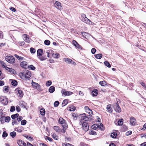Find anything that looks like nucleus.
Masks as SVG:
<instances>
[{
	"label": "nucleus",
	"mask_w": 146,
	"mask_h": 146,
	"mask_svg": "<svg viewBox=\"0 0 146 146\" xmlns=\"http://www.w3.org/2000/svg\"><path fill=\"white\" fill-rule=\"evenodd\" d=\"M5 59L6 61L9 63L13 64L15 61V59L13 56H6Z\"/></svg>",
	"instance_id": "nucleus-1"
},
{
	"label": "nucleus",
	"mask_w": 146,
	"mask_h": 146,
	"mask_svg": "<svg viewBox=\"0 0 146 146\" xmlns=\"http://www.w3.org/2000/svg\"><path fill=\"white\" fill-rule=\"evenodd\" d=\"M0 102L3 105H6L8 104V100L5 96H1L0 97Z\"/></svg>",
	"instance_id": "nucleus-2"
},
{
	"label": "nucleus",
	"mask_w": 146,
	"mask_h": 146,
	"mask_svg": "<svg viewBox=\"0 0 146 146\" xmlns=\"http://www.w3.org/2000/svg\"><path fill=\"white\" fill-rule=\"evenodd\" d=\"M82 126V128L85 131H88L89 129V126L88 124L86 122H83Z\"/></svg>",
	"instance_id": "nucleus-3"
},
{
	"label": "nucleus",
	"mask_w": 146,
	"mask_h": 146,
	"mask_svg": "<svg viewBox=\"0 0 146 146\" xmlns=\"http://www.w3.org/2000/svg\"><path fill=\"white\" fill-rule=\"evenodd\" d=\"M81 20L86 23H88V22H90V21L86 17V15L84 14L81 15Z\"/></svg>",
	"instance_id": "nucleus-4"
},
{
	"label": "nucleus",
	"mask_w": 146,
	"mask_h": 146,
	"mask_svg": "<svg viewBox=\"0 0 146 146\" xmlns=\"http://www.w3.org/2000/svg\"><path fill=\"white\" fill-rule=\"evenodd\" d=\"M113 107L115 111L117 112L120 113L121 111V108L117 103H115Z\"/></svg>",
	"instance_id": "nucleus-5"
},
{
	"label": "nucleus",
	"mask_w": 146,
	"mask_h": 146,
	"mask_svg": "<svg viewBox=\"0 0 146 146\" xmlns=\"http://www.w3.org/2000/svg\"><path fill=\"white\" fill-rule=\"evenodd\" d=\"M91 115H87L85 113H83L82 114V119L85 121H87L89 120Z\"/></svg>",
	"instance_id": "nucleus-6"
},
{
	"label": "nucleus",
	"mask_w": 146,
	"mask_h": 146,
	"mask_svg": "<svg viewBox=\"0 0 146 146\" xmlns=\"http://www.w3.org/2000/svg\"><path fill=\"white\" fill-rule=\"evenodd\" d=\"M24 70L26 78L27 79H28L31 77V73L29 70Z\"/></svg>",
	"instance_id": "nucleus-7"
},
{
	"label": "nucleus",
	"mask_w": 146,
	"mask_h": 146,
	"mask_svg": "<svg viewBox=\"0 0 146 146\" xmlns=\"http://www.w3.org/2000/svg\"><path fill=\"white\" fill-rule=\"evenodd\" d=\"M17 143L20 146H26V143L25 142L23 141L19 140H18L17 141Z\"/></svg>",
	"instance_id": "nucleus-8"
},
{
	"label": "nucleus",
	"mask_w": 146,
	"mask_h": 146,
	"mask_svg": "<svg viewBox=\"0 0 146 146\" xmlns=\"http://www.w3.org/2000/svg\"><path fill=\"white\" fill-rule=\"evenodd\" d=\"M65 90L62 91V95L64 96H69L72 95L73 93L71 92L68 91H64Z\"/></svg>",
	"instance_id": "nucleus-9"
},
{
	"label": "nucleus",
	"mask_w": 146,
	"mask_h": 146,
	"mask_svg": "<svg viewBox=\"0 0 146 146\" xmlns=\"http://www.w3.org/2000/svg\"><path fill=\"white\" fill-rule=\"evenodd\" d=\"M54 6L57 9H60L61 7V3L60 2L56 1L54 4Z\"/></svg>",
	"instance_id": "nucleus-10"
},
{
	"label": "nucleus",
	"mask_w": 146,
	"mask_h": 146,
	"mask_svg": "<svg viewBox=\"0 0 146 146\" xmlns=\"http://www.w3.org/2000/svg\"><path fill=\"white\" fill-rule=\"evenodd\" d=\"M19 76L20 78L22 79H26L25 70H24L23 72H20L19 73Z\"/></svg>",
	"instance_id": "nucleus-11"
},
{
	"label": "nucleus",
	"mask_w": 146,
	"mask_h": 146,
	"mask_svg": "<svg viewBox=\"0 0 146 146\" xmlns=\"http://www.w3.org/2000/svg\"><path fill=\"white\" fill-rule=\"evenodd\" d=\"M130 122L131 125H135L136 123V120L133 117H132L130 119Z\"/></svg>",
	"instance_id": "nucleus-12"
},
{
	"label": "nucleus",
	"mask_w": 146,
	"mask_h": 146,
	"mask_svg": "<svg viewBox=\"0 0 146 146\" xmlns=\"http://www.w3.org/2000/svg\"><path fill=\"white\" fill-rule=\"evenodd\" d=\"M24 37V40L26 42L29 43L30 42V40L29 37H27V35L24 34L23 35Z\"/></svg>",
	"instance_id": "nucleus-13"
},
{
	"label": "nucleus",
	"mask_w": 146,
	"mask_h": 146,
	"mask_svg": "<svg viewBox=\"0 0 146 146\" xmlns=\"http://www.w3.org/2000/svg\"><path fill=\"white\" fill-rule=\"evenodd\" d=\"M43 53V50L42 49H39L37 51V56H41Z\"/></svg>",
	"instance_id": "nucleus-14"
},
{
	"label": "nucleus",
	"mask_w": 146,
	"mask_h": 146,
	"mask_svg": "<svg viewBox=\"0 0 146 146\" xmlns=\"http://www.w3.org/2000/svg\"><path fill=\"white\" fill-rule=\"evenodd\" d=\"M20 65L23 68H26L27 67V62L25 61L22 62L21 63Z\"/></svg>",
	"instance_id": "nucleus-15"
},
{
	"label": "nucleus",
	"mask_w": 146,
	"mask_h": 146,
	"mask_svg": "<svg viewBox=\"0 0 146 146\" xmlns=\"http://www.w3.org/2000/svg\"><path fill=\"white\" fill-rule=\"evenodd\" d=\"M66 122L65 120L62 117H60L58 120V122L62 125L64 123Z\"/></svg>",
	"instance_id": "nucleus-16"
},
{
	"label": "nucleus",
	"mask_w": 146,
	"mask_h": 146,
	"mask_svg": "<svg viewBox=\"0 0 146 146\" xmlns=\"http://www.w3.org/2000/svg\"><path fill=\"white\" fill-rule=\"evenodd\" d=\"M98 91L96 89L94 90L92 92V94L93 96H97L98 94Z\"/></svg>",
	"instance_id": "nucleus-17"
},
{
	"label": "nucleus",
	"mask_w": 146,
	"mask_h": 146,
	"mask_svg": "<svg viewBox=\"0 0 146 146\" xmlns=\"http://www.w3.org/2000/svg\"><path fill=\"white\" fill-rule=\"evenodd\" d=\"M55 90V87L53 86H51L48 89V91L50 93H53Z\"/></svg>",
	"instance_id": "nucleus-18"
},
{
	"label": "nucleus",
	"mask_w": 146,
	"mask_h": 146,
	"mask_svg": "<svg viewBox=\"0 0 146 146\" xmlns=\"http://www.w3.org/2000/svg\"><path fill=\"white\" fill-rule=\"evenodd\" d=\"M18 94H19V96L22 97L23 96V93L22 90L20 89V88H18L17 90Z\"/></svg>",
	"instance_id": "nucleus-19"
},
{
	"label": "nucleus",
	"mask_w": 146,
	"mask_h": 146,
	"mask_svg": "<svg viewBox=\"0 0 146 146\" xmlns=\"http://www.w3.org/2000/svg\"><path fill=\"white\" fill-rule=\"evenodd\" d=\"M106 108L108 110V111L109 113H111L113 111L111 107V106L110 104H109L107 106Z\"/></svg>",
	"instance_id": "nucleus-20"
},
{
	"label": "nucleus",
	"mask_w": 146,
	"mask_h": 146,
	"mask_svg": "<svg viewBox=\"0 0 146 146\" xmlns=\"http://www.w3.org/2000/svg\"><path fill=\"white\" fill-rule=\"evenodd\" d=\"M85 110H88V113L90 114V115L91 116L93 114L92 111L89 109L88 107L85 106Z\"/></svg>",
	"instance_id": "nucleus-21"
},
{
	"label": "nucleus",
	"mask_w": 146,
	"mask_h": 146,
	"mask_svg": "<svg viewBox=\"0 0 146 146\" xmlns=\"http://www.w3.org/2000/svg\"><path fill=\"white\" fill-rule=\"evenodd\" d=\"M95 57L97 59H100L102 57V55L101 54H98L95 55Z\"/></svg>",
	"instance_id": "nucleus-22"
},
{
	"label": "nucleus",
	"mask_w": 146,
	"mask_h": 146,
	"mask_svg": "<svg viewBox=\"0 0 146 146\" xmlns=\"http://www.w3.org/2000/svg\"><path fill=\"white\" fill-rule=\"evenodd\" d=\"M0 63L2 65L3 67L5 68L6 70H7V68L8 67L6 66V64H5L4 62L2 60H0Z\"/></svg>",
	"instance_id": "nucleus-23"
},
{
	"label": "nucleus",
	"mask_w": 146,
	"mask_h": 146,
	"mask_svg": "<svg viewBox=\"0 0 146 146\" xmlns=\"http://www.w3.org/2000/svg\"><path fill=\"white\" fill-rule=\"evenodd\" d=\"M54 129L57 132H59L60 131V128L58 126H54Z\"/></svg>",
	"instance_id": "nucleus-24"
},
{
	"label": "nucleus",
	"mask_w": 146,
	"mask_h": 146,
	"mask_svg": "<svg viewBox=\"0 0 146 146\" xmlns=\"http://www.w3.org/2000/svg\"><path fill=\"white\" fill-rule=\"evenodd\" d=\"M64 60L66 62L69 64H70L71 61V59L68 58H64Z\"/></svg>",
	"instance_id": "nucleus-25"
},
{
	"label": "nucleus",
	"mask_w": 146,
	"mask_h": 146,
	"mask_svg": "<svg viewBox=\"0 0 146 146\" xmlns=\"http://www.w3.org/2000/svg\"><path fill=\"white\" fill-rule=\"evenodd\" d=\"M111 136L113 138H115L117 137V134L115 132H113L111 134Z\"/></svg>",
	"instance_id": "nucleus-26"
},
{
	"label": "nucleus",
	"mask_w": 146,
	"mask_h": 146,
	"mask_svg": "<svg viewBox=\"0 0 146 146\" xmlns=\"http://www.w3.org/2000/svg\"><path fill=\"white\" fill-rule=\"evenodd\" d=\"M11 84L13 86H16L17 84V82L16 80H13L12 81Z\"/></svg>",
	"instance_id": "nucleus-27"
},
{
	"label": "nucleus",
	"mask_w": 146,
	"mask_h": 146,
	"mask_svg": "<svg viewBox=\"0 0 146 146\" xmlns=\"http://www.w3.org/2000/svg\"><path fill=\"white\" fill-rule=\"evenodd\" d=\"M99 84L102 86H104L106 85V82L105 81H101L100 82Z\"/></svg>",
	"instance_id": "nucleus-28"
},
{
	"label": "nucleus",
	"mask_w": 146,
	"mask_h": 146,
	"mask_svg": "<svg viewBox=\"0 0 146 146\" xmlns=\"http://www.w3.org/2000/svg\"><path fill=\"white\" fill-rule=\"evenodd\" d=\"M24 136L27 139H28L29 140L33 141V138L31 136H29L28 135H25Z\"/></svg>",
	"instance_id": "nucleus-29"
},
{
	"label": "nucleus",
	"mask_w": 146,
	"mask_h": 146,
	"mask_svg": "<svg viewBox=\"0 0 146 146\" xmlns=\"http://www.w3.org/2000/svg\"><path fill=\"white\" fill-rule=\"evenodd\" d=\"M19 116L18 113H16L15 114H13L11 116V117L13 119H15V118L18 117Z\"/></svg>",
	"instance_id": "nucleus-30"
},
{
	"label": "nucleus",
	"mask_w": 146,
	"mask_h": 146,
	"mask_svg": "<svg viewBox=\"0 0 146 146\" xmlns=\"http://www.w3.org/2000/svg\"><path fill=\"white\" fill-rule=\"evenodd\" d=\"M40 113L42 115H45V110L44 108H41L40 111Z\"/></svg>",
	"instance_id": "nucleus-31"
},
{
	"label": "nucleus",
	"mask_w": 146,
	"mask_h": 146,
	"mask_svg": "<svg viewBox=\"0 0 146 146\" xmlns=\"http://www.w3.org/2000/svg\"><path fill=\"white\" fill-rule=\"evenodd\" d=\"M98 127H99V125L96 124H94L92 126V129L94 130L97 129Z\"/></svg>",
	"instance_id": "nucleus-32"
},
{
	"label": "nucleus",
	"mask_w": 146,
	"mask_h": 146,
	"mask_svg": "<svg viewBox=\"0 0 146 146\" xmlns=\"http://www.w3.org/2000/svg\"><path fill=\"white\" fill-rule=\"evenodd\" d=\"M10 135L12 138H14L16 136V134L15 131H13L10 133Z\"/></svg>",
	"instance_id": "nucleus-33"
},
{
	"label": "nucleus",
	"mask_w": 146,
	"mask_h": 146,
	"mask_svg": "<svg viewBox=\"0 0 146 146\" xmlns=\"http://www.w3.org/2000/svg\"><path fill=\"white\" fill-rule=\"evenodd\" d=\"M105 65L108 68L111 67V65L110 63L107 61H106L104 62Z\"/></svg>",
	"instance_id": "nucleus-34"
},
{
	"label": "nucleus",
	"mask_w": 146,
	"mask_h": 146,
	"mask_svg": "<svg viewBox=\"0 0 146 146\" xmlns=\"http://www.w3.org/2000/svg\"><path fill=\"white\" fill-rule=\"evenodd\" d=\"M68 102V100L65 99L62 102V106H65L66 105Z\"/></svg>",
	"instance_id": "nucleus-35"
},
{
	"label": "nucleus",
	"mask_w": 146,
	"mask_h": 146,
	"mask_svg": "<svg viewBox=\"0 0 146 146\" xmlns=\"http://www.w3.org/2000/svg\"><path fill=\"white\" fill-rule=\"evenodd\" d=\"M14 56H15V57L17 58L19 60H23L24 58L23 57L18 56L16 54H15Z\"/></svg>",
	"instance_id": "nucleus-36"
},
{
	"label": "nucleus",
	"mask_w": 146,
	"mask_h": 146,
	"mask_svg": "<svg viewBox=\"0 0 146 146\" xmlns=\"http://www.w3.org/2000/svg\"><path fill=\"white\" fill-rule=\"evenodd\" d=\"M50 41L48 40H46L44 41V44L46 45H49L50 44Z\"/></svg>",
	"instance_id": "nucleus-37"
},
{
	"label": "nucleus",
	"mask_w": 146,
	"mask_h": 146,
	"mask_svg": "<svg viewBox=\"0 0 146 146\" xmlns=\"http://www.w3.org/2000/svg\"><path fill=\"white\" fill-rule=\"evenodd\" d=\"M54 57L55 58H59L60 54L58 53H56L53 54Z\"/></svg>",
	"instance_id": "nucleus-38"
},
{
	"label": "nucleus",
	"mask_w": 146,
	"mask_h": 146,
	"mask_svg": "<svg viewBox=\"0 0 146 146\" xmlns=\"http://www.w3.org/2000/svg\"><path fill=\"white\" fill-rule=\"evenodd\" d=\"M62 125L63 128L64 129H66L68 127V125L67 123H66V122H65L63 124H62Z\"/></svg>",
	"instance_id": "nucleus-39"
},
{
	"label": "nucleus",
	"mask_w": 146,
	"mask_h": 146,
	"mask_svg": "<svg viewBox=\"0 0 146 146\" xmlns=\"http://www.w3.org/2000/svg\"><path fill=\"white\" fill-rule=\"evenodd\" d=\"M52 82L50 80L47 81L46 83V85L47 86H49L52 84Z\"/></svg>",
	"instance_id": "nucleus-40"
},
{
	"label": "nucleus",
	"mask_w": 146,
	"mask_h": 146,
	"mask_svg": "<svg viewBox=\"0 0 146 146\" xmlns=\"http://www.w3.org/2000/svg\"><path fill=\"white\" fill-rule=\"evenodd\" d=\"M52 137L54 138V139L56 140H57L58 139V137L54 133H53L52 135Z\"/></svg>",
	"instance_id": "nucleus-41"
},
{
	"label": "nucleus",
	"mask_w": 146,
	"mask_h": 146,
	"mask_svg": "<svg viewBox=\"0 0 146 146\" xmlns=\"http://www.w3.org/2000/svg\"><path fill=\"white\" fill-rule=\"evenodd\" d=\"M11 119L10 117L9 116H7L5 117V121L6 122H9Z\"/></svg>",
	"instance_id": "nucleus-42"
},
{
	"label": "nucleus",
	"mask_w": 146,
	"mask_h": 146,
	"mask_svg": "<svg viewBox=\"0 0 146 146\" xmlns=\"http://www.w3.org/2000/svg\"><path fill=\"white\" fill-rule=\"evenodd\" d=\"M18 124V123L17 122L16 119H13L12 123V125H14L15 124L17 125Z\"/></svg>",
	"instance_id": "nucleus-43"
},
{
	"label": "nucleus",
	"mask_w": 146,
	"mask_h": 146,
	"mask_svg": "<svg viewBox=\"0 0 146 146\" xmlns=\"http://www.w3.org/2000/svg\"><path fill=\"white\" fill-rule=\"evenodd\" d=\"M7 70H8L9 72H10L11 73H14V72L15 71V70L13 69L12 68H10L7 67Z\"/></svg>",
	"instance_id": "nucleus-44"
},
{
	"label": "nucleus",
	"mask_w": 146,
	"mask_h": 146,
	"mask_svg": "<svg viewBox=\"0 0 146 146\" xmlns=\"http://www.w3.org/2000/svg\"><path fill=\"white\" fill-rule=\"evenodd\" d=\"M75 109L76 107L75 106H72L69 108V109L68 110L70 111H73L75 110Z\"/></svg>",
	"instance_id": "nucleus-45"
},
{
	"label": "nucleus",
	"mask_w": 146,
	"mask_h": 146,
	"mask_svg": "<svg viewBox=\"0 0 146 146\" xmlns=\"http://www.w3.org/2000/svg\"><path fill=\"white\" fill-rule=\"evenodd\" d=\"M28 68L29 69L33 70H35L36 68L35 67L32 65L29 66Z\"/></svg>",
	"instance_id": "nucleus-46"
},
{
	"label": "nucleus",
	"mask_w": 146,
	"mask_h": 146,
	"mask_svg": "<svg viewBox=\"0 0 146 146\" xmlns=\"http://www.w3.org/2000/svg\"><path fill=\"white\" fill-rule=\"evenodd\" d=\"M30 51L32 53L34 54L35 53L36 50L34 48L31 47L30 48Z\"/></svg>",
	"instance_id": "nucleus-47"
},
{
	"label": "nucleus",
	"mask_w": 146,
	"mask_h": 146,
	"mask_svg": "<svg viewBox=\"0 0 146 146\" xmlns=\"http://www.w3.org/2000/svg\"><path fill=\"white\" fill-rule=\"evenodd\" d=\"M123 119H120L118 121L117 123L118 124V125H122L123 123V122L122 121Z\"/></svg>",
	"instance_id": "nucleus-48"
},
{
	"label": "nucleus",
	"mask_w": 146,
	"mask_h": 146,
	"mask_svg": "<svg viewBox=\"0 0 146 146\" xmlns=\"http://www.w3.org/2000/svg\"><path fill=\"white\" fill-rule=\"evenodd\" d=\"M27 121L25 120H23L21 122V124L22 125H25L26 124Z\"/></svg>",
	"instance_id": "nucleus-49"
},
{
	"label": "nucleus",
	"mask_w": 146,
	"mask_h": 146,
	"mask_svg": "<svg viewBox=\"0 0 146 146\" xmlns=\"http://www.w3.org/2000/svg\"><path fill=\"white\" fill-rule=\"evenodd\" d=\"M39 59L41 61L46 60V56H42Z\"/></svg>",
	"instance_id": "nucleus-50"
},
{
	"label": "nucleus",
	"mask_w": 146,
	"mask_h": 146,
	"mask_svg": "<svg viewBox=\"0 0 146 146\" xmlns=\"http://www.w3.org/2000/svg\"><path fill=\"white\" fill-rule=\"evenodd\" d=\"M59 104V102L58 101H56L54 103V107H57Z\"/></svg>",
	"instance_id": "nucleus-51"
},
{
	"label": "nucleus",
	"mask_w": 146,
	"mask_h": 146,
	"mask_svg": "<svg viewBox=\"0 0 146 146\" xmlns=\"http://www.w3.org/2000/svg\"><path fill=\"white\" fill-rule=\"evenodd\" d=\"M8 135V134L6 133L5 131H4L3 132L2 135V137H7Z\"/></svg>",
	"instance_id": "nucleus-52"
},
{
	"label": "nucleus",
	"mask_w": 146,
	"mask_h": 146,
	"mask_svg": "<svg viewBox=\"0 0 146 146\" xmlns=\"http://www.w3.org/2000/svg\"><path fill=\"white\" fill-rule=\"evenodd\" d=\"M89 133L90 135H96V133L94 131L92 130Z\"/></svg>",
	"instance_id": "nucleus-53"
},
{
	"label": "nucleus",
	"mask_w": 146,
	"mask_h": 146,
	"mask_svg": "<svg viewBox=\"0 0 146 146\" xmlns=\"http://www.w3.org/2000/svg\"><path fill=\"white\" fill-rule=\"evenodd\" d=\"M81 34L84 37L86 36L87 35V33L85 32H82L81 33Z\"/></svg>",
	"instance_id": "nucleus-54"
},
{
	"label": "nucleus",
	"mask_w": 146,
	"mask_h": 146,
	"mask_svg": "<svg viewBox=\"0 0 146 146\" xmlns=\"http://www.w3.org/2000/svg\"><path fill=\"white\" fill-rule=\"evenodd\" d=\"M139 83L144 88H146V85L144 83L139 81Z\"/></svg>",
	"instance_id": "nucleus-55"
},
{
	"label": "nucleus",
	"mask_w": 146,
	"mask_h": 146,
	"mask_svg": "<svg viewBox=\"0 0 146 146\" xmlns=\"http://www.w3.org/2000/svg\"><path fill=\"white\" fill-rule=\"evenodd\" d=\"M0 120L2 122L3 121H4V120H5V117L4 116H0Z\"/></svg>",
	"instance_id": "nucleus-56"
},
{
	"label": "nucleus",
	"mask_w": 146,
	"mask_h": 146,
	"mask_svg": "<svg viewBox=\"0 0 146 146\" xmlns=\"http://www.w3.org/2000/svg\"><path fill=\"white\" fill-rule=\"evenodd\" d=\"M15 110V106H12L11 107L10 111L11 112L14 111Z\"/></svg>",
	"instance_id": "nucleus-57"
},
{
	"label": "nucleus",
	"mask_w": 146,
	"mask_h": 146,
	"mask_svg": "<svg viewBox=\"0 0 146 146\" xmlns=\"http://www.w3.org/2000/svg\"><path fill=\"white\" fill-rule=\"evenodd\" d=\"M96 51V50L95 48H92L91 50V52L93 54H94Z\"/></svg>",
	"instance_id": "nucleus-58"
},
{
	"label": "nucleus",
	"mask_w": 146,
	"mask_h": 146,
	"mask_svg": "<svg viewBox=\"0 0 146 146\" xmlns=\"http://www.w3.org/2000/svg\"><path fill=\"white\" fill-rule=\"evenodd\" d=\"M98 128H99L101 130H104L103 125L102 124H101L99 126V127H98Z\"/></svg>",
	"instance_id": "nucleus-59"
},
{
	"label": "nucleus",
	"mask_w": 146,
	"mask_h": 146,
	"mask_svg": "<svg viewBox=\"0 0 146 146\" xmlns=\"http://www.w3.org/2000/svg\"><path fill=\"white\" fill-rule=\"evenodd\" d=\"M16 110L18 112H19L20 111L21 109L19 106H16Z\"/></svg>",
	"instance_id": "nucleus-60"
},
{
	"label": "nucleus",
	"mask_w": 146,
	"mask_h": 146,
	"mask_svg": "<svg viewBox=\"0 0 146 146\" xmlns=\"http://www.w3.org/2000/svg\"><path fill=\"white\" fill-rule=\"evenodd\" d=\"M23 118L21 116H20L19 117V118H18L17 119V120L19 122L21 121L22 119H23Z\"/></svg>",
	"instance_id": "nucleus-61"
},
{
	"label": "nucleus",
	"mask_w": 146,
	"mask_h": 146,
	"mask_svg": "<svg viewBox=\"0 0 146 146\" xmlns=\"http://www.w3.org/2000/svg\"><path fill=\"white\" fill-rule=\"evenodd\" d=\"M132 133V131H129L126 132V134L127 135H131Z\"/></svg>",
	"instance_id": "nucleus-62"
},
{
	"label": "nucleus",
	"mask_w": 146,
	"mask_h": 146,
	"mask_svg": "<svg viewBox=\"0 0 146 146\" xmlns=\"http://www.w3.org/2000/svg\"><path fill=\"white\" fill-rule=\"evenodd\" d=\"M5 82L3 81L0 80V86H3L4 85Z\"/></svg>",
	"instance_id": "nucleus-63"
},
{
	"label": "nucleus",
	"mask_w": 146,
	"mask_h": 146,
	"mask_svg": "<svg viewBox=\"0 0 146 146\" xmlns=\"http://www.w3.org/2000/svg\"><path fill=\"white\" fill-rule=\"evenodd\" d=\"M8 88L9 87L8 86H5L4 88V89L5 91H6L7 92H8Z\"/></svg>",
	"instance_id": "nucleus-64"
}]
</instances>
